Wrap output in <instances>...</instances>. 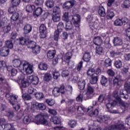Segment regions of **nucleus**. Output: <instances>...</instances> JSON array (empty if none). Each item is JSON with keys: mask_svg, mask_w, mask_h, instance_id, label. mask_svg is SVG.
Wrapping results in <instances>:
<instances>
[{"mask_svg": "<svg viewBox=\"0 0 130 130\" xmlns=\"http://www.w3.org/2000/svg\"><path fill=\"white\" fill-rule=\"evenodd\" d=\"M117 104V102H115V100L109 99V103L106 105L107 108L109 110V112L114 114L118 113V111L117 110L113 109L114 106L116 105Z\"/></svg>", "mask_w": 130, "mask_h": 130, "instance_id": "obj_10", "label": "nucleus"}, {"mask_svg": "<svg viewBox=\"0 0 130 130\" xmlns=\"http://www.w3.org/2000/svg\"><path fill=\"white\" fill-rule=\"evenodd\" d=\"M52 75H53V78L55 80H57V79H58V77L60 76V74L59 73V72H58V71L55 70L53 72Z\"/></svg>", "mask_w": 130, "mask_h": 130, "instance_id": "obj_55", "label": "nucleus"}, {"mask_svg": "<svg viewBox=\"0 0 130 130\" xmlns=\"http://www.w3.org/2000/svg\"><path fill=\"white\" fill-rule=\"evenodd\" d=\"M113 43L114 46H120L123 44V41L119 37H115L113 40Z\"/></svg>", "mask_w": 130, "mask_h": 130, "instance_id": "obj_20", "label": "nucleus"}, {"mask_svg": "<svg viewBox=\"0 0 130 130\" xmlns=\"http://www.w3.org/2000/svg\"><path fill=\"white\" fill-rule=\"evenodd\" d=\"M87 21L92 34L96 35L98 33V20H95L93 15H89L87 17Z\"/></svg>", "mask_w": 130, "mask_h": 130, "instance_id": "obj_4", "label": "nucleus"}, {"mask_svg": "<svg viewBox=\"0 0 130 130\" xmlns=\"http://www.w3.org/2000/svg\"><path fill=\"white\" fill-rule=\"evenodd\" d=\"M6 47L8 49H12V48H13V47H14V45L13 44V42H12V41L11 40H7L6 42Z\"/></svg>", "mask_w": 130, "mask_h": 130, "instance_id": "obj_42", "label": "nucleus"}, {"mask_svg": "<svg viewBox=\"0 0 130 130\" xmlns=\"http://www.w3.org/2000/svg\"><path fill=\"white\" fill-rule=\"evenodd\" d=\"M129 104L127 103H123L121 104V109H123L124 111H125V110H128L129 109Z\"/></svg>", "mask_w": 130, "mask_h": 130, "instance_id": "obj_44", "label": "nucleus"}, {"mask_svg": "<svg viewBox=\"0 0 130 130\" xmlns=\"http://www.w3.org/2000/svg\"><path fill=\"white\" fill-rule=\"evenodd\" d=\"M75 3L76 2L74 0L67 1L63 4L62 8L63 9H64V10H67L68 11L70 9H72V8L75 6Z\"/></svg>", "mask_w": 130, "mask_h": 130, "instance_id": "obj_18", "label": "nucleus"}, {"mask_svg": "<svg viewBox=\"0 0 130 130\" xmlns=\"http://www.w3.org/2000/svg\"><path fill=\"white\" fill-rule=\"evenodd\" d=\"M26 75L24 74H22L20 76L18 77L17 82L22 90V93H24L23 90L24 89L23 88H26L29 85V81L26 79L25 77Z\"/></svg>", "mask_w": 130, "mask_h": 130, "instance_id": "obj_6", "label": "nucleus"}, {"mask_svg": "<svg viewBox=\"0 0 130 130\" xmlns=\"http://www.w3.org/2000/svg\"><path fill=\"white\" fill-rule=\"evenodd\" d=\"M6 124V119L4 118H0V130H4V127L3 125Z\"/></svg>", "mask_w": 130, "mask_h": 130, "instance_id": "obj_53", "label": "nucleus"}, {"mask_svg": "<svg viewBox=\"0 0 130 130\" xmlns=\"http://www.w3.org/2000/svg\"><path fill=\"white\" fill-rule=\"evenodd\" d=\"M27 80H28V83L29 84H32L33 85H37L39 83V79L38 77L36 76H30L27 77Z\"/></svg>", "mask_w": 130, "mask_h": 130, "instance_id": "obj_19", "label": "nucleus"}, {"mask_svg": "<svg viewBox=\"0 0 130 130\" xmlns=\"http://www.w3.org/2000/svg\"><path fill=\"white\" fill-rule=\"evenodd\" d=\"M109 130H127L122 121H118L108 127Z\"/></svg>", "mask_w": 130, "mask_h": 130, "instance_id": "obj_7", "label": "nucleus"}, {"mask_svg": "<svg viewBox=\"0 0 130 130\" xmlns=\"http://www.w3.org/2000/svg\"><path fill=\"white\" fill-rule=\"evenodd\" d=\"M52 20L54 22H59L60 21V14H55L53 15Z\"/></svg>", "mask_w": 130, "mask_h": 130, "instance_id": "obj_33", "label": "nucleus"}, {"mask_svg": "<svg viewBox=\"0 0 130 130\" xmlns=\"http://www.w3.org/2000/svg\"><path fill=\"white\" fill-rule=\"evenodd\" d=\"M27 45L28 48H31V49H32L36 45V43L32 41H28Z\"/></svg>", "mask_w": 130, "mask_h": 130, "instance_id": "obj_43", "label": "nucleus"}, {"mask_svg": "<svg viewBox=\"0 0 130 130\" xmlns=\"http://www.w3.org/2000/svg\"><path fill=\"white\" fill-rule=\"evenodd\" d=\"M37 105L38 108L40 110H45V109H46V106H45V105L43 103H38Z\"/></svg>", "mask_w": 130, "mask_h": 130, "instance_id": "obj_57", "label": "nucleus"}, {"mask_svg": "<svg viewBox=\"0 0 130 130\" xmlns=\"http://www.w3.org/2000/svg\"><path fill=\"white\" fill-rule=\"evenodd\" d=\"M32 31V26L30 25L27 24L24 26V32L25 34H28Z\"/></svg>", "mask_w": 130, "mask_h": 130, "instance_id": "obj_31", "label": "nucleus"}, {"mask_svg": "<svg viewBox=\"0 0 130 130\" xmlns=\"http://www.w3.org/2000/svg\"><path fill=\"white\" fill-rule=\"evenodd\" d=\"M28 94H32V95H35V93H37V90L32 87H29L28 89Z\"/></svg>", "mask_w": 130, "mask_h": 130, "instance_id": "obj_56", "label": "nucleus"}, {"mask_svg": "<svg viewBox=\"0 0 130 130\" xmlns=\"http://www.w3.org/2000/svg\"><path fill=\"white\" fill-rule=\"evenodd\" d=\"M20 3L21 0H11V4L13 7H15V8H17Z\"/></svg>", "mask_w": 130, "mask_h": 130, "instance_id": "obj_48", "label": "nucleus"}, {"mask_svg": "<svg viewBox=\"0 0 130 130\" xmlns=\"http://www.w3.org/2000/svg\"><path fill=\"white\" fill-rule=\"evenodd\" d=\"M9 53H10V49L7 48V47L1 48L0 51V55H1V56H8Z\"/></svg>", "mask_w": 130, "mask_h": 130, "instance_id": "obj_24", "label": "nucleus"}, {"mask_svg": "<svg viewBox=\"0 0 130 130\" xmlns=\"http://www.w3.org/2000/svg\"><path fill=\"white\" fill-rule=\"evenodd\" d=\"M39 69L41 71H47V69H48V67L47 64L44 63H40L39 65Z\"/></svg>", "mask_w": 130, "mask_h": 130, "instance_id": "obj_36", "label": "nucleus"}, {"mask_svg": "<svg viewBox=\"0 0 130 130\" xmlns=\"http://www.w3.org/2000/svg\"><path fill=\"white\" fill-rule=\"evenodd\" d=\"M22 63L23 66L21 70L24 71L26 75H31V74H33V64L29 63V62L27 61H23Z\"/></svg>", "mask_w": 130, "mask_h": 130, "instance_id": "obj_8", "label": "nucleus"}, {"mask_svg": "<svg viewBox=\"0 0 130 130\" xmlns=\"http://www.w3.org/2000/svg\"><path fill=\"white\" fill-rule=\"evenodd\" d=\"M19 14L17 12H15L13 13L11 17V21H17L18 19H19Z\"/></svg>", "mask_w": 130, "mask_h": 130, "instance_id": "obj_52", "label": "nucleus"}, {"mask_svg": "<svg viewBox=\"0 0 130 130\" xmlns=\"http://www.w3.org/2000/svg\"><path fill=\"white\" fill-rule=\"evenodd\" d=\"M112 64V61H111V59L110 58H108L106 59L105 61V66L107 67H111Z\"/></svg>", "mask_w": 130, "mask_h": 130, "instance_id": "obj_54", "label": "nucleus"}, {"mask_svg": "<svg viewBox=\"0 0 130 130\" xmlns=\"http://www.w3.org/2000/svg\"><path fill=\"white\" fill-rule=\"evenodd\" d=\"M23 122L25 124H29L30 122H34L38 125L43 124V125H48V126L51 125V124L48 122V121L45 119L44 115L42 114H39L36 116L34 115L25 116L23 119Z\"/></svg>", "mask_w": 130, "mask_h": 130, "instance_id": "obj_1", "label": "nucleus"}, {"mask_svg": "<svg viewBox=\"0 0 130 130\" xmlns=\"http://www.w3.org/2000/svg\"><path fill=\"white\" fill-rule=\"evenodd\" d=\"M63 21H65V22H68L69 21V12H65L62 16Z\"/></svg>", "mask_w": 130, "mask_h": 130, "instance_id": "obj_63", "label": "nucleus"}, {"mask_svg": "<svg viewBox=\"0 0 130 130\" xmlns=\"http://www.w3.org/2000/svg\"><path fill=\"white\" fill-rule=\"evenodd\" d=\"M3 29L4 33H9L11 31V25L9 24L7 26H4Z\"/></svg>", "mask_w": 130, "mask_h": 130, "instance_id": "obj_60", "label": "nucleus"}, {"mask_svg": "<svg viewBox=\"0 0 130 130\" xmlns=\"http://www.w3.org/2000/svg\"><path fill=\"white\" fill-rule=\"evenodd\" d=\"M76 109L77 110V112L78 114H81V115H84V113L82 112L83 111H85L86 110L84 108V106H78V104H76L74 107H70L68 111L67 110H63L62 112V114H64V115H69V114H73L76 111Z\"/></svg>", "mask_w": 130, "mask_h": 130, "instance_id": "obj_5", "label": "nucleus"}, {"mask_svg": "<svg viewBox=\"0 0 130 130\" xmlns=\"http://www.w3.org/2000/svg\"><path fill=\"white\" fill-rule=\"evenodd\" d=\"M18 101V95L16 94H12L10 99H9V102L14 106L17 104Z\"/></svg>", "mask_w": 130, "mask_h": 130, "instance_id": "obj_22", "label": "nucleus"}, {"mask_svg": "<svg viewBox=\"0 0 130 130\" xmlns=\"http://www.w3.org/2000/svg\"><path fill=\"white\" fill-rule=\"evenodd\" d=\"M50 121L53 122L54 124H59L61 121V120L59 117L53 116L50 118Z\"/></svg>", "mask_w": 130, "mask_h": 130, "instance_id": "obj_25", "label": "nucleus"}, {"mask_svg": "<svg viewBox=\"0 0 130 130\" xmlns=\"http://www.w3.org/2000/svg\"><path fill=\"white\" fill-rule=\"evenodd\" d=\"M6 12L4 10H0V27L4 26L5 25V22L6 21Z\"/></svg>", "mask_w": 130, "mask_h": 130, "instance_id": "obj_21", "label": "nucleus"}, {"mask_svg": "<svg viewBox=\"0 0 130 130\" xmlns=\"http://www.w3.org/2000/svg\"><path fill=\"white\" fill-rule=\"evenodd\" d=\"M101 83L103 86H105L107 84V78L104 76H102Z\"/></svg>", "mask_w": 130, "mask_h": 130, "instance_id": "obj_62", "label": "nucleus"}, {"mask_svg": "<svg viewBox=\"0 0 130 130\" xmlns=\"http://www.w3.org/2000/svg\"><path fill=\"white\" fill-rule=\"evenodd\" d=\"M124 89L125 90H123V89H121L120 90L119 93H118V89L115 90L113 93V95L115 98L116 101L115 102H117V103H122L121 99H125L126 100L127 99H130V85L128 83H125L124 85Z\"/></svg>", "mask_w": 130, "mask_h": 130, "instance_id": "obj_2", "label": "nucleus"}, {"mask_svg": "<svg viewBox=\"0 0 130 130\" xmlns=\"http://www.w3.org/2000/svg\"><path fill=\"white\" fill-rule=\"evenodd\" d=\"M63 23L60 22L57 25V29L55 31L54 35V39L56 41H58V38L59 35L62 32V29H63Z\"/></svg>", "mask_w": 130, "mask_h": 130, "instance_id": "obj_11", "label": "nucleus"}, {"mask_svg": "<svg viewBox=\"0 0 130 130\" xmlns=\"http://www.w3.org/2000/svg\"><path fill=\"white\" fill-rule=\"evenodd\" d=\"M84 61H89L91 59L90 53H85L83 57Z\"/></svg>", "mask_w": 130, "mask_h": 130, "instance_id": "obj_37", "label": "nucleus"}, {"mask_svg": "<svg viewBox=\"0 0 130 130\" xmlns=\"http://www.w3.org/2000/svg\"><path fill=\"white\" fill-rule=\"evenodd\" d=\"M32 52L35 54H38L40 53L41 48L39 45H36L32 49Z\"/></svg>", "mask_w": 130, "mask_h": 130, "instance_id": "obj_32", "label": "nucleus"}, {"mask_svg": "<svg viewBox=\"0 0 130 130\" xmlns=\"http://www.w3.org/2000/svg\"><path fill=\"white\" fill-rule=\"evenodd\" d=\"M43 12V9L41 7L37 8L34 12V15L37 17H39Z\"/></svg>", "mask_w": 130, "mask_h": 130, "instance_id": "obj_28", "label": "nucleus"}, {"mask_svg": "<svg viewBox=\"0 0 130 130\" xmlns=\"http://www.w3.org/2000/svg\"><path fill=\"white\" fill-rule=\"evenodd\" d=\"M80 21H81V16H80V15L76 14L72 16V21L74 23L76 28H78L79 29V27H80Z\"/></svg>", "mask_w": 130, "mask_h": 130, "instance_id": "obj_16", "label": "nucleus"}, {"mask_svg": "<svg viewBox=\"0 0 130 130\" xmlns=\"http://www.w3.org/2000/svg\"><path fill=\"white\" fill-rule=\"evenodd\" d=\"M66 92V89H64V86L62 85L60 88L58 87H55L53 90V95L54 97H58L61 94H64Z\"/></svg>", "mask_w": 130, "mask_h": 130, "instance_id": "obj_12", "label": "nucleus"}, {"mask_svg": "<svg viewBox=\"0 0 130 130\" xmlns=\"http://www.w3.org/2000/svg\"><path fill=\"white\" fill-rule=\"evenodd\" d=\"M102 52H103V48L101 46H97L96 47V53L101 55V54H102Z\"/></svg>", "mask_w": 130, "mask_h": 130, "instance_id": "obj_49", "label": "nucleus"}, {"mask_svg": "<svg viewBox=\"0 0 130 130\" xmlns=\"http://www.w3.org/2000/svg\"><path fill=\"white\" fill-rule=\"evenodd\" d=\"M40 38H45L47 36V29L46 26L44 24H41L39 27Z\"/></svg>", "mask_w": 130, "mask_h": 130, "instance_id": "obj_15", "label": "nucleus"}, {"mask_svg": "<svg viewBox=\"0 0 130 130\" xmlns=\"http://www.w3.org/2000/svg\"><path fill=\"white\" fill-rule=\"evenodd\" d=\"M35 96L38 100H41L43 98H44V94L42 92H37L35 94Z\"/></svg>", "mask_w": 130, "mask_h": 130, "instance_id": "obj_39", "label": "nucleus"}, {"mask_svg": "<svg viewBox=\"0 0 130 130\" xmlns=\"http://www.w3.org/2000/svg\"><path fill=\"white\" fill-rule=\"evenodd\" d=\"M46 6L47 8L51 9V8H53L54 6V2H53L52 0H48L46 2Z\"/></svg>", "mask_w": 130, "mask_h": 130, "instance_id": "obj_35", "label": "nucleus"}, {"mask_svg": "<svg viewBox=\"0 0 130 130\" xmlns=\"http://www.w3.org/2000/svg\"><path fill=\"white\" fill-rule=\"evenodd\" d=\"M35 6L34 5H27L26 8V11L28 13H32L33 12V10H35Z\"/></svg>", "mask_w": 130, "mask_h": 130, "instance_id": "obj_41", "label": "nucleus"}, {"mask_svg": "<svg viewBox=\"0 0 130 130\" xmlns=\"http://www.w3.org/2000/svg\"><path fill=\"white\" fill-rule=\"evenodd\" d=\"M65 29L66 31H70V34H74L77 32V29H74L73 27L72 21H66Z\"/></svg>", "mask_w": 130, "mask_h": 130, "instance_id": "obj_14", "label": "nucleus"}, {"mask_svg": "<svg viewBox=\"0 0 130 130\" xmlns=\"http://www.w3.org/2000/svg\"><path fill=\"white\" fill-rule=\"evenodd\" d=\"M99 15L101 17H105L106 13H105V9L103 6H100L99 9Z\"/></svg>", "mask_w": 130, "mask_h": 130, "instance_id": "obj_29", "label": "nucleus"}, {"mask_svg": "<svg viewBox=\"0 0 130 130\" xmlns=\"http://www.w3.org/2000/svg\"><path fill=\"white\" fill-rule=\"evenodd\" d=\"M52 78V76H51V74H50V73H46L44 77V80L46 82H49V81L51 80Z\"/></svg>", "mask_w": 130, "mask_h": 130, "instance_id": "obj_40", "label": "nucleus"}, {"mask_svg": "<svg viewBox=\"0 0 130 130\" xmlns=\"http://www.w3.org/2000/svg\"><path fill=\"white\" fill-rule=\"evenodd\" d=\"M37 104H38V103L37 102H31L30 109L32 110V111H35V110H37V109H38V107Z\"/></svg>", "mask_w": 130, "mask_h": 130, "instance_id": "obj_45", "label": "nucleus"}, {"mask_svg": "<svg viewBox=\"0 0 130 130\" xmlns=\"http://www.w3.org/2000/svg\"><path fill=\"white\" fill-rule=\"evenodd\" d=\"M25 60H21L19 59H14L12 60V64L14 68H19L20 70H22L23 68V62Z\"/></svg>", "mask_w": 130, "mask_h": 130, "instance_id": "obj_17", "label": "nucleus"}, {"mask_svg": "<svg viewBox=\"0 0 130 130\" xmlns=\"http://www.w3.org/2000/svg\"><path fill=\"white\" fill-rule=\"evenodd\" d=\"M95 117H98L99 119H101L103 120V121H106L107 120H109L110 118L109 116H102V115H98V116H96Z\"/></svg>", "mask_w": 130, "mask_h": 130, "instance_id": "obj_50", "label": "nucleus"}, {"mask_svg": "<svg viewBox=\"0 0 130 130\" xmlns=\"http://www.w3.org/2000/svg\"><path fill=\"white\" fill-rule=\"evenodd\" d=\"M68 125L71 127V128H74L77 125H78V122L76 120H70L68 122Z\"/></svg>", "mask_w": 130, "mask_h": 130, "instance_id": "obj_27", "label": "nucleus"}, {"mask_svg": "<svg viewBox=\"0 0 130 130\" xmlns=\"http://www.w3.org/2000/svg\"><path fill=\"white\" fill-rule=\"evenodd\" d=\"M55 56V50H49L48 51L47 57L48 58H50V59H52V58H54Z\"/></svg>", "mask_w": 130, "mask_h": 130, "instance_id": "obj_30", "label": "nucleus"}, {"mask_svg": "<svg viewBox=\"0 0 130 130\" xmlns=\"http://www.w3.org/2000/svg\"><path fill=\"white\" fill-rule=\"evenodd\" d=\"M83 99H85L84 96V92L82 93L79 94L76 98V100L77 102H83Z\"/></svg>", "mask_w": 130, "mask_h": 130, "instance_id": "obj_46", "label": "nucleus"}, {"mask_svg": "<svg viewBox=\"0 0 130 130\" xmlns=\"http://www.w3.org/2000/svg\"><path fill=\"white\" fill-rule=\"evenodd\" d=\"M94 94V88L91 86V84H88L87 85V91H83V96L84 97V100L87 99H91L93 98Z\"/></svg>", "mask_w": 130, "mask_h": 130, "instance_id": "obj_9", "label": "nucleus"}, {"mask_svg": "<svg viewBox=\"0 0 130 130\" xmlns=\"http://www.w3.org/2000/svg\"><path fill=\"white\" fill-rule=\"evenodd\" d=\"M115 16L114 12L111 11H108L107 13V19L108 20H111Z\"/></svg>", "mask_w": 130, "mask_h": 130, "instance_id": "obj_34", "label": "nucleus"}, {"mask_svg": "<svg viewBox=\"0 0 130 130\" xmlns=\"http://www.w3.org/2000/svg\"><path fill=\"white\" fill-rule=\"evenodd\" d=\"M92 105L93 106H95L96 105H98V107H96V109L94 110V108H93L92 106H89L88 109L84 108L85 109L84 111H82V113L84 114V112H87L89 115V116H93L96 117L98 116V114H99L100 111L103 109V107L101 104H98V102L97 101H93L92 102Z\"/></svg>", "mask_w": 130, "mask_h": 130, "instance_id": "obj_3", "label": "nucleus"}, {"mask_svg": "<svg viewBox=\"0 0 130 130\" xmlns=\"http://www.w3.org/2000/svg\"><path fill=\"white\" fill-rule=\"evenodd\" d=\"M78 88L80 90H84L85 89V86L86 85V82L84 80L81 79L78 83Z\"/></svg>", "mask_w": 130, "mask_h": 130, "instance_id": "obj_26", "label": "nucleus"}, {"mask_svg": "<svg viewBox=\"0 0 130 130\" xmlns=\"http://www.w3.org/2000/svg\"><path fill=\"white\" fill-rule=\"evenodd\" d=\"M121 78H120V76H117L115 77V79H110L109 82L110 85H111L113 86H119V85H120V83H121Z\"/></svg>", "mask_w": 130, "mask_h": 130, "instance_id": "obj_13", "label": "nucleus"}, {"mask_svg": "<svg viewBox=\"0 0 130 130\" xmlns=\"http://www.w3.org/2000/svg\"><path fill=\"white\" fill-rule=\"evenodd\" d=\"M114 67H115L116 69H120L122 67V61L120 60H116L114 63Z\"/></svg>", "mask_w": 130, "mask_h": 130, "instance_id": "obj_38", "label": "nucleus"}, {"mask_svg": "<svg viewBox=\"0 0 130 130\" xmlns=\"http://www.w3.org/2000/svg\"><path fill=\"white\" fill-rule=\"evenodd\" d=\"M95 74V69L93 68H90L87 71V76L89 77H92L93 75Z\"/></svg>", "mask_w": 130, "mask_h": 130, "instance_id": "obj_61", "label": "nucleus"}, {"mask_svg": "<svg viewBox=\"0 0 130 130\" xmlns=\"http://www.w3.org/2000/svg\"><path fill=\"white\" fill-rule=\"evenodd\" d=\"M114 23L115 26H122V21H121V19L119 18L116 19Z\"/></svg>", "mask_w": 130, "mask_h": 130, "instance_id": "obj_59", "label": "nucleus"}, {"mask_svg": "<svg viewBox=\"0 0 130 130\" xmlns=\"http://www.w3.org/2000/svg\"><path fill=\"white\" fill-rule=\"evenodd\" d=\"M124 8L127 9V8H129L130 7V1L129 0H125L123 3Z\"/></svg>", "mask_w": 130, "mask_h": 130, "instance_id": "obj_64", "label": "nucleus"}, {"mask_svg": "<svg viewBox=\"0 0 130 130\" xmlns=\"http://www.w3.org/2000/svg\"><path fill=\"white\" fill-rule=\"evenodd\" d=\"M5 128L6 130H15V127H14V125L10 123H7L5 125Z\"/></svg>", "mask_w": 130, "mask_h": 130, "instance_id": "obj_51", "label": "nucleus"}, {"mask_svg": "<svg viewBox=\"0 0 130 130\" xmlns=\"http://www.w3.org/2000/svg\"><path fill=\"white\" fill-rule=\"evenodd\" d=\"M97 82H98V77L97 76L92 77L90 81V83L92 84V85L96 84Z\"/></svg>", "mask_w": 130, "mask_h": 130, "instance_id": "obj_58", "label": "nucleus"}, {"mask_svg": "<svg viewBox=\"0 0 130 130\" xmlns=\"http://www.w3.org/2000/svg\"><path fill=\"white\" fill-rule=\"evenodd\" d=\"M46 102L47 104H48V105H49V106H52L55 104V101L52 99H47L46 100Z\"/></svg>", "mask_w": 130, "mask_h": 130, "instance_id": "obj_47", "label": "nucleus"}, {"mask_svg": "<svg viewBox=\"0 0 130 130\" xmlns=\"http://www.w3.org/2000/svg\"><path fill=\"white\" fill-rule=\"evenodd\" d=\"M72 56H73V53L71 52L67 53L64 56V61H62V63L67 62V64H71V62H70V59L72 58Z\"/></svg>", "mask_w": 130, "mask_h": 130, "instance_id": "obj_23", "label": "nucleus"}]
</instances>
